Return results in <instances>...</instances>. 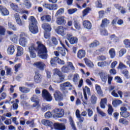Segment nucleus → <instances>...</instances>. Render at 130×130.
<instances>
[{
  "label": "nucleus",
  "mask_w": 130,
  "mask_h": 130,
  "mask_svg": "<svg viewBox=\"0 0 130 130\" xmlns=\"http://www.w3.org/2000/svg\"><path fill=\"white\" fill-rule=\"evenodd\" d=\"M42 123L45 126L50 127L51 129L52 130L53 128L56 130H64L66 129V125L61 123H54L52 121H50L49 120L43 119L42 121Z\"/></svg>",
  "instance_id": "obj_1"
},
{
  "label": "nucleus",
  "mask_w": 130,
  "mask_h": 130,
  "mask_svg": "<svg viewBox=\"0 0 130 130\" xmlns=\"http://www.w3.org/2000/svg\"><path fill=\"white\" fill-rule=\"evenodd\" d=\"M30 21L29 28L30 32L33 34L38 33V27L37 26V20L34 16H30L29 18Z\"/></svg>",
  "instance_id": "obj_2"
},
{
  "label": "nucleus",
  "mask_w": 130,
  "mask_h": 130,
  "mask_svg": "<svg viewBox=\"0 0 130 130\" xmlns=\"http://www.w3.org/2000/svg\"><path fill=\"white\" fill-rule=\"evenodd\" d=\"M52 113L53 118H61L64 115V110L56 108L52 110Z\"/></svg>",
  "instance_id": "obj_3"
},
{
  "label": "nucleus",
  "mask_w": 130,
  "mask_h": 130,
  "mask_svg": "<svg viewBox=\"0 0 130 130\" xmlns=\"http://www.w3.org/2000/svg\"><path fill=\"white\" fill-rule=\"evenodd\" d=\"M54 75H57L59 77L58 78L55 79V83H58V84H59L60 83H62V82H64V75L62 74V72H61L59 69H55Z\"/></svg>",
  "instance_id": "obj_4"
},
{
  "label": "nucleus",
  "mask_w": 130,
  "mask_h": 130,
  "mask_svg": "<svg viewBox=\"0 0 130 130\" xmlns=\"http://www.w3.org/2000/svg\"><path fill=\"white\" fill-rule=\"evenodd\" d=\"M71 70L73 71V72L76 70L72 62H68L67 66H63L61 68V71L62 73H63V74H69V73L71 72Z\"/></svg>",
  "instance_id": "obj_5"
},
{
  "label": "nucleus",
  "mask_w": 130,
  "mask_h": 130,
  "mask_svg": "<svg viewBox=\"0 0 130 130\" xmlns=\"http://www.w3.org/2000/svg\"><path fill=\"white\" fill-rule=\"evenodd\" d=\"M36 51H38V56L41 58V59H47L48 57V54H47L48 51L47 49H38L35 50Z\"/></svg>",
  "instance_id": "obj_6"
},
{
  "label": "nucleus",
  "mask_w": 130,
  "mask_h": 130,
  "mask_svg": "<svg viewBox=\"0 0 130 130\" xmlns=\"http://www.w3.org/2000/svg\"><path fill=\"white\" fill-rule=\"evenodd\" d=\"M42 96L47 102L52 101V96L47 89H43L42 91Z\"/></svg>",
  "instance_id": "obj_7"
},
{
  "label": "nucleus",
  "mask_w": 130,
  "mask_h": 130,
  "mask_svg": "<svg viewBox=\"0 0 130 130\" xmlns=\"http://www.w3.org/2000/svg\"><path fill=\"white\" fill-rule=\"evenodd\" d=\"M121 112H120V115L123 118H127L129 117L130 113L127 111V109L125 107H121L120 109Z\"/></svg>",
  "instance_id": "obj_8"
},
{
  "label": "nucleus",
  "mask_w": 130,
  "mask_h": 130,
  "mask_svg": "<svg viewBox=\"0 0 130 130\" xmlns=\"http://www.w3.org/2000/svg\"><path fill=\"white\" fill-rule=\"evenodd\" d=\"M53 96L56 101H61L63 99V95L59 90H55Z\"/></svg>",
  "instance_id": "obj_9"
},
{
  "label": "nucleus",
  "mask_w": 130,
  "mask_h": 130,
  "mask_svg": "<svg viewBox=\"0 0 130 130\" xmlns=\"http://www.w3.org/2000/svg\"><path fill=\"white\" fill-rule=\"evenodd\" d=\"M23 36H25V34L22 32L20 35V37L21 38L19 40V44L20 45L22 46H23L25 47L26 45H27V43H28V42L27 41V39L25 38Z\"/></svg>",
  "instance_id": "obj_10"
},
{
  "label": "nucleus",
  "mask_w": 130,
  "mask_h": 130,
  "mask_svg": "<svg viewBox=\"0 0 130 130\" xmlns=\"http://www.w3.org/2000/svg\"><path fill=\"white\" fill-rule=\"evenodd\" d=\"M34 66L39 69L40 71H44V69L46 65L42 61L36 62L34 63Z\"/></svg>",
  "instance_id": "obj_11"
},
{
  "label": "nucleus",
  "mask_w": 130,
  "mask_h": 130,
  "mask_svg": "<svg viewBox=\"0 0 130 130\" xmlns=\"http://www.w3.org/2000/svg\"><path fill=\"white\" fill-rule=\"evenodd\" d=\"M68 40L70 41L71 44H75L78 42V39L77 37H73L72 35L68 34L67 35Z\"/></svg>",
  "instance_id": "obj_12"
},
{
  "label": "nucleus",
  "mask_w": 130,
  "mask_h": 130,
  "mask_svg": "<svg viewBox=\"0 0 130 130\" xmlns=\"http://www.w3.org/2000/svg\"><path fill=\"white\" fill-rule=\"evenodd\" d=\"M73 24L74 25V27L77 30H81L82 29V27L81 26V23L80 22V20L77 19V18L73 19Z\"/></svg>",
  "instance_id": "obj_13"
},
{
  "label": "nucleus",
  "mask_w": 130,
  "mask_h": 130,
  "mask_svg": "<svg viewBox=\"0 0 130 130\" xmlns=\"http://www.w3.org/2000/svg\"><path fill=\"white\" fill-rule=\"evenodd\" d=\"M35 74L34 81L37 84H39L41 82V75L38 72H36Z\"/></svg>",
  "instance_id": "obj_14"
},
{
  "label": "nucleus",
  "mask_w": 130,
  "mask_h": 130,
  "mask_svg": "<svg viewBox=\"0 0 130 130\" xmlns=\"http://www.w3.org/2000/svg\"><path fill=\"white\" fill-rule=\"evenodd\" d=\"M82 24L86 29L90 30L92 28V24L89 20H83Z\"/></svg>",
  "instance_id": "obj_15"
},
{
  "label": "nucleus",
  "mask_w": 130,
  "mask_h": 130,
  "mask_svg": "<svg viewBox=\"0 0 130 130\" xmlns=\"http://www.w3.org/2000/svg\"><path fill=\"white\" fill-rule=\"evenodd\" d=\"M42 27L45 30V32H50L51 31V26L48 23H44L42 25Z\"/></svg>",
  "instance_id": "obj_16"
},
{
  "label": "nucleus",
  "mask_w": 130,
  "mask_h": 130,
  "mask_svg": "<svg viewBox=\"0 0 130 130\" xmlns=\"http://www.w3.org/2000/svg\"><path fill=\"white\" fill-rule=\"evenodd\" d=\"M38 98H37V96L33 95L30 98V100L32 102H35V104L32 105V107H37V106H39V102L37 100Z\"/></svg>",
  "instance_id": "obj_17"
},
{
  "label": "nucleus",
  "mask_w": 130,
  "mask_h": 130,
  "mask_svg": "<svg viewBox=\"0 0 130 130\" xmlns=\"http://www.w3.org/2000/svg\"><path fill=\"white\" fill-rule=\"evenodd\" d=\"M58 61V57H54L51 58V60L50 61V64L52 67H56L57 66V62Z\"/></svg>",
  "instance_id": "obj_18"
},
{
  "label": "nucleus",
  "mask_w": 130,
  "mask_h": 130,
  "mask_svg": "<svg viewBox=\"0 0 130 130\" xmlns=\"http://www.w3.org/2000/svg\"><path fill=\"white\" fill-rule=\"evenodd\" d=\"M55 31L57 34L64 36V28L62 26H59L57 27Z\"/></svg>",
  "instance_id": "obj_19"
},
{
  "label": "nucleus",
  "mask_w": 130,
  "mask_h": 130,
  "mask_svg": "<svg viewBox=\"0 0 130 130\" xmlns=\"http://www.w3.org/2000/svg\"><path fill=\"white\" fill-rule=\"evenodd\" d=\"M67 22L64 20V17H60L57 18L56 23L57 25H66Z\"/></svg>",
  "instance_id": "obj_20"
},
{
  "label": "nucleus",
  "mask_w": 130,
  "mask_h": 130,
  "mask_svg": "<svg viewBox=\"0 0 130 130\" xmlns=\"http://www.w3.org/2000/svg\"><path fill=\"white\" fill-rule=\"evenodd\" d=\"M87 93L88 95H90V88L88 87L87 86H85V89H83V95H84L85 100H88V96H87Z\"/></svg>",
  "instance_id": "obj_21"
},
{
  "label": "nucleus",
  "mask_w": 130,
  "mask_h": 130,
  "mask_svg": "<svg viewBox=\"0 0 130 130\" xmlns=\"http://www.w3.org/2000/svg\"><path fill=\"white\" fill-rule=\"evenodd\" d=\"M0 12L3 16H8L9 14V10L2 5L0 6Z\"/></svg>",
  "instance_id": "obj_22"
},
{
  "label": "nucleus",
  "mask_w": 130,
  "mask_h": 130,
  "mask_svg": "<svg viewBox=\"0 0 130 130\" xmlns=\"http://www.w3.org/2000/svg\"><path fill=\"white\" fill-rule=\"evenodd\" d=\"M110 23V21L107 18L103 19L101 24V28H105V27H107Z\"/></svg>",
  "instance_id": "obj_23"
},
{
  "label": "nucleus",
  "mask_w": 130,
  "mask_h": 130,
  "mask_svg": "<svg viewBox=\"0 0 130 130\" xmlns=\"http://www.w3.org/2000/svg\"><path fill=\"white\" fill-rule=\"evenodd\" d=\"M86 55V51L84 50H79L77 53V57L81 59L85 57Z\"/></svg>",
  "instance_id": "obj_24"
},
{
  "label": "nucleus",
  "mask_w": 130,
  "mask_h": 130,
  "mask_svg": "<svg viewBox=\"0 0 130 130\" xmlns=\"http://www.w3.org/2000/svg\"><path fill=\"white\" fill-rule=\"evenodd\" d=\"M100 77L104 83H106L107 82V76L106 74L103 72H100L99 73Z\"/></svg>",
  "instance_id": "obj_25"
},
{
  "label": "nucleus",
  "mask_w": 130,
  "mask_h": 130,
  "mask_svg": "<svg viewBox=\"0 0 130 130\" xmlns=\"http://www.w3.org/2000/svg\"><path fill=\"white\" fill-rule=\"evenodd\" d=\"M41 21L46 22H50L51 21V17L49 15H44L41 17Z\"/></svg>",
  "instance_id": "obj_26"
},
{
  "label": "nucleus",
  "mask_w": 130,
  "mask_h": 130,
  "mask_svg": "<svg viewBox=\"0 0 130 130\" xmlns=\"http://www.w3.org/2000/svg\"><path fill=\"white\" fill-rule=\"evenodd\" d=\"M122 104V101L120 100H115L112 101V104L113 107H116L118 105H120V104Z\"/></svg>",
  "instance_id": "obj_27"
},
{
  "label": "nucleus",
  "mask_w": 130,
  "mask_h": 130,
  "mask_svg": "<svg viewBox=\"0 0 130 130\" xmlns=\"http://www.w3.org/2000/svg\"><path fill=\"white\" fill-rule=\"evenodd\" d=\"M60 86L63 90L66 89V87H72V85H71V83H70V82H64V83H61L60 85Z\"/></svg>",
  "instance_id": "obj_28"
},
{
  "label": "nucleus",
  "mask_w": 130,
  "mask_h": 130,
  "mask_svg": "<svg viewBox=\"0 0 130 130\" xmlns=\"http://www.w3.org/2000/svg\"><path fill=\"white\" fill-rule=\"evenodd\" d=\"M36 43L38 45V49H46V47L42 44V42L37 41Z\"/></svg>",
  "instance_id": "obj_29"
},
{
  "label": "nucleus",
  "mask_w": 130,
  "mask_h": 130,
  "mask_svg": "<svg viewBox=\"0 0 130 130\" xmlns=\"http://www.w3.org/2000/svg\"><path fill=\"white\" fill-rule=\"evenodd\" d=\"M108 114L109 115H112V113H113V111H114V109L112 107V106L110 104L108 105Z\"/></svg>",
  "instance_id": "obj_30"
},
{
  "label": "nucleus",
  "mask_w": 130,
  "mask_h": 130,
  "mask_svg": "<svg viewBox=\"0 0 130 130\" xmlns=\"http://www.w3.org/2000/svg\"><path fill=\"white\" fill-rule=\"evenodd\" d=\"M119 123L124 124V125H127L128 124V121L124 118H122L119 119Z\"/></svg>",
  "instance_id": "obj_31"
},
{
  "label": "nucleus",
  "mask_w": 130,
  "mask_h": 130,
  "mask_svg": "<svg viewBox=\"0 0 130 130\" xmlns=\"http://www.w3.org/2000/svg\"><path fill=\"white\" fill-rule=\"evenodd\" d=\"M84 61L87 66V67H89V68H92L94 66V64H93V62L92 61L89 60L87 58H84Z\"/></svg>",
  "instance_id": "obj_32"
},
{
  "label": "nucleus",
  "mask_w": 130,
  "mask_h": 130,
  "mask_svg": "<svg viewBox=\"0 0 130 130\" xmlns=\"http://www.w3.org/2000/svg\"><path fill=\"white\" fill-rule=\"evenodd\" d=\"M70 125H71V127L73 130H78L77 129V127H76V125L75 124V122L74 121V120H73L72 117H71L70 118Z\"/></svg>",
  "instance_id": "obj_33"
},
{
  "label": "nucleus",
  "mask_w": 130,
  "mask_h": 130,
  "mask_svg": "<svg viewBox=\"0 0 130 130\" xmlns=\"http://www.w3.org/2000/svg\"><path fill=\"white\" fill-rule=\"evenodd\" d=\"M19 91L22 93H29L30 89L26 87H19Z\"/></svg>",
  "instance_id": "obj_34"
},
{
  "label": "nucleus",
  "mask_w": 130,
  "mask_h": 130,
  "mask_svg": "<svg viewBox=\"0 0 130 130\" xmlns=\"http://www.w3.org/2000/svg\"><path fill=\"white\" fill-rule=\"evenodd\" d=\"M90 101L92 104H96L97 102V96L95 94L92 95L90 98Z\"/></svg>",
  "instance_id": "obj_35"
},
{
  "label": "nucleus",
  "mask_w": 130,
  "mask_h": 130,
  "mask_svg": "<svg viewBox=\"0 0 130 130\" xmlns=\"http://www.w3.org/2000/svg\"><path fill=\"white\" fill-rule=\"evenodd\" d=\"M99 44H100L99 42L98 41L95 40L89 45V47L90 48H94L98 46V45H99Z\"/></svg>",
  "instance_id": "obj_36"
},
{
  "label": "nucleus",
  "mask_w": 130,
  "mask_h": 130,
  "mask_svg": "<svg viewBox=\"0 0 130 130\" xmlns=\"http://www.w3.org/2000/svg\"><path fill=\"white\" fill-rule=\"evenodd\" d=\"M24 4L27 9H30V8H31V7H32L31 2H30V1H29V0H24Z\"/></svg>",
  "instance_id": "obj_37"
},
{
  "label": "nucleus",
  "mask_w": 130,
  "mask_h": 130,
  "mask_svg": "<svg viewBox=\"0 0 130 130\" xmlns=\"http://www.w3.org/2000/svg\"><path fill=\"white\" fill-rule=\"evenodd\" d=\"M95 89L98 94L99 95H101L103 93L101 90V87H100L98 84L95 85Z\"/></svg>",
  "instance_id": "obj_38"
},
{
  "label": "nucleus",
  "mask_w": 130,
  "mask_h": 130,
  "mask_svg": "<svg viewBox=\"0 0 130 130\" xmlns=\"http://www.w3.org/2000/svg\"><path fill=\"white\" fill-rule=\"evenodd\" d=\"M10 7L11 9H12L13 11H15V12H17L18 10H19V7L15 3H12L10 5Z\"/></svg>",
  "instance_id": "obj_39"
},
{
  "label": "nucleus",
  "mask_w": 130,
  "mask_h": 130,
  "mask_svg": "<svg viewBox=\"0 0 130 130\" xmlns=\"http://www.w3.org/2000/svg\"><path fill=\"white\" fill-rule=\"evenodd\" d=\"M10 39L14 43H17L18 42V36L13 35L11 37Z\"/></svg>",
  "instance_id": "obj_40"
},
{
  "label": "nucleus",
  "mask_w": 130,
  "mask_h": 130,
  "mask_svg": "<svg viewBox=\"0 0 130 130\" xmlns=\"http://www.w3.org/2000/svg\"><path fill=\"white\" fill-rule=\"evenodd\" d=\"M50 109H51V106H50L49 105H48L42 108V111L45 112V111H47V110H50Z\"/></svg>",
  "instance_id": "obj_41"
},
{
  "label": "nucleus",
  "mask_w": 130,
  "mask_h": 130,
  "mask_svg": "<svg viewBox=\"0 0 130 130\" xmlns=\"http://www.w3.org/2000/svg\"><path fill=\"white\" fill-rule=\"evenodd\" d=\"M123 43L126 48H130V40L125 39L123 41Z\"/></svg>",
  "instance_id": "obj_42"
},
{
  "label": "nucleus",
  "mask_w": 130,
  "mask_h": 130,
  "mask_svg": "<svg viewBox=\"0 0 130 130\" xmlns=\"http://www.w3.org/2000/svg\"><path fill=\"white\" fill-rule=\"evenodd\" d=\"M45 117L46 118H51V117H53V114L50 111H48L45 113Z\"/></svg>",
  "instance_id": "obj_43"
},
{
  "label": "nucleus",
  "mask_w": 130,
  "mask_h": 130,
  "mask_svg": "<svg viewBox=\"0 0 130 130\" xmlns=\"http://www.w3.org/2000/svg\"><path fill=\"white\" fill-rule=\"evenodd\" d=\"M96 111L98 113H99V114H100V115H101L103 117L104 116H106V114L103 111H101V110H100V108L98 107H97L96 108Z\"/></svg>",
  "instance_id": "obj_44"
},
{
  "label": "nucleus",
  "mask_w": 130,
  "mask_h": 130,
  "mask_svg": "<svg viewBox=\"0 0 130 130\" xmlns=\"http://www.w3.org/2000/svg\"><path fill=\"white\" fill-rule=\"evenodd\" d=\"M64 12V8H60L59 9L55 14V17H57L59 15H61L63 14Z\"/></svg>",
  "instance_id": "obj_45"
},
{
  "label": "nucleus",
  "mask_w": 130,
  "mask_h": 130,
  "mask_svg": "<svg viewBox=\"0 0 130 130\" xmlns=\"http://www.w3.org/2000/svg\"><path fill=\"white\" fill-rule=\"evenodd\" d=\"M5 70H6L7 76H11L12 75V69L9 68L8 66H5Z\"/></svg>",
  "instance_id": "obj_46"
},
{
  "label": "nucleus",
  "mask_w": 130,
  "mask_h": 130,
  "mask_svg": "<svg viewBox=\"0 0 130 130\" xmlns=\"http://www.w3.org/2000/svg\"><path fill=\"white\" fill-rule=\"evenodd\" d=\"M8 27L10 29L13 30V31H17V27L11 22L8 23Z\"/></svg>",
  "instance_id": "obj_47"
},
{
  "label": "nucleus",
  "mask_w": 130,
  "mask_h": 130,
  "mask_svg": "<svg viewBox=\"0 0 130 130\" xmlns=\"http://www.w3.org/2000/svg\"><path fill=\"white\" fill-rule=\"evenodd\" d=\"M33 49H29V51L30 52V57H31L32 58H35V57H36V53H35V52H34V50Z\"/></svg>",
  "instance_id": "obj_48"
},
{
  "label": "nucleus",
  "mask_w": 130,
  "mask_h": 130,
  "mask_svg": "<svg viewBox=\"0 0 130 130\" xmlns=\"http://www.w3.org/2000/svg\"><path fill=\"white\" fill-rule=\"evenodd\" d=\"M109 54L111 56V58H114V56H115V51L114 49H110L109 50Z\"/></svg>",
  "instance_id": "obj_49"
},
{
  "label": "nucleus",
  "mask_w": 130,
  "mask_h": 130,
  "mask_svg": "<svg viewBox=\"0 0 130 130\" xmlns=\"http://www.w3.org/2000/svg\"><path fill=\"white\" fill-rule=\"evenodd\" d=\"M43 7L44 8H45V9H47L48 10H49L50 11V9L51 8V4L45 3L43 4Z\"/></svg>",
  "instance_id": "obj_50"
},
{
  "label": "nucleus",
  "mask_w": 130,
  "mask_h": 130,
  "mask_svg": "<svg viewBox=\"0 0 130 130\" xmlns=\"http://www.w3.org/2000/svg\"><path fill=\"white\" fill-rule=\"evenodd\" d=\"M73 81L74 83H77L79 81V74H74V77L73 78Z\"/></svg>",
  "instance_id": "obj_51"
},
{
  "label": "nucleus",
  "mask_w": 130,
  "mask_h": 130,
  "mask_svg": "<svg viewBox=\"0 0 130 130\" xmlns=\"http://www.w3.org/2000/svg\"><path fill=\"white\" fill-rule=\"evenodd\" d=\"M111 95L113 97H115V98H118V97H119V96L118 95V94H117V92H116V90H113L111 92Z\"/></svg>",
  "instance_id": "obj_52"
},
{
  "label": "nucleus",
  "mask_w": 130,
  "mask_h": 130,
  "mask_svg": "<svg viewBox=\"0 0 130 130\" xmlns=\"http://www.w3.org/2000/svg\"><path fill=\"white\" fill-rule=\"evenodd\" d=\"M6 33V28L3 26H0V35H5Z\"/></svg>",
  "instance_id": "obj_53"
},
{
  "label": "nucleus",
  "mask_w": 130,
  "mask_h": 130,
  "mask_svg": "<svg viewBox=\"0 0 130 130\" xmlns=\"http://www.w3.org/2000/svg\"><path fill=\"white\" fill-rule=\"evenodd\" d=\"M24 53V51L22 49H18L17 52L16 54V56H21V55H23V54Z\"/></svg>",
  "instance_id": "obj_54"
},
{
  "label": "nucleus",
  "mask_w": 130,
  "mask_h": 130,
  "mask_svg": "<svg viewBox=\"0 0 130 130\" xmlns=\"http://www.w3.org/2000/svg\"><path fill=\"white\" fill-rule=\"evenodd\" d=\"M96 8H102V4H101V0H98L95 3Z\"/></svg>",
  "instance_id": "obj_55"
},
{
  "label": "nucleus",
  "mask_w": 130,
  "mask_h": 130,
  "mask_svg": "<svg viewBox=\"0 0 130 130\" xmlns=\"http://www.w3.org/2000/svg\"><path fill=\"white\" fill-rule=\"evenodd\" d=\"M101 34L104 36H107L108 35V32L106 29H104V30H101Z\"/></svg>",
  "instance_id": "obj_56"
},
{
  "label": "nucleus",
  "mask_w": 130,
  "mask_h": 130,
  "mask_svg": "<svg viewBox=\"0 0 130 130\" xmlns=\"http://www.w3.org/2000/svg\"><path fill=\"white\" fill-rule=\"evenodd\" d=\"M29 49H36V45L34 43H30L28 45Z\"/></svg>",
  "instance_id": "obj_57"
},
{
  "label": "nucleus",
  "mask_w": 130,
  "mask_h": 130,
  "mask_svg": "<svg viewBox=\"0 0 130 130\" xmlns=\"http://www.w3.org/2000/svg\"><path fill=\"white\" fill-rule=\"evenodd\" d=\"M77 11H78V9H77L76 8L69 9L68 10V14H70V15H72V14H74V13H76Z\"/></svg>",
  "instance_id": "obj_58"
},
{
  "label": "nucleus",
  "mask_w": 130,
  "mask_h": 130,
  "mask_svg": "<svg viewBox=\"0 0 130 130\" xmlns=\"http://www.w3.org/2000/svg\"><path fill=\"white\" fill-rule=\"evenodd\" d=\"M57 5L56 4H51V9L50 11H54L55 10H57Z\"/></svg>",
  "instance_id": "obj_59"
},
{
  "label": "nucleus",
  "mask_w": 130,
  "mask_h": 130,
  "mask_svg": "<svg viewBox=\"0 0 130 130\" xmlns=\"http://www.w3.org/2000/svg\"><path fill=\"white\" fill-rule=\"evenodd\" d=\"M90 11V8H87L83 11V17H85V16H87L88 15V13H89V11Z\"/></svg>",
  "instance_id": "obj_60"
},
{
  "label": "nucleus",
  "mask_w": 130,
  "mask_h": 130,
  "mask_svg": "<svg viewBox=\"0 0 130 130\" xmlns=\"http://www.w3.org/2000/svg\"><path fill=\"white\" fill-rule=\"evenodd\" d=\"M87 111L89 117H91L93 115V111L91 109H87Z\"/></svg>",
  "instance_id": "obj_61"
},
{
  "label": "nucleus",
  "mask_w": 130,
  "mask_h": 130,
  "mask_svg": "<svg viewBox=\"0 0 130 130\" xmlns=\"http://www.w3.org/2000/svg\"><path fill=\"white\" fill-rule=\"evenodd\" d=\"M21 66H22V64L21 63H18L15 64V66H14L15 72H18L19 69L21 68Z\"/></svg>",
  "instance_id": "obj_62"
},
{
  "label": "nucleus",
  "mask_w": 130,
  "mask_h": 130,
  "mask_svg": "<svg viewBox=\"0 0 130 130\" xmlns=\"http://www.w3.org/2000/svg\"><path fill=\"white\" fill-rule=\"evenodd\" d=\"M126 52V50L125 49H121L119 51V56L121 57L123 54H124Z\"/></svg>",
  "instance_id": "obj_63"
},
{
  "label": "nucleus",
  "mask_w": 130,
  "mask_h": 130,
  "mask_svg": "<svg viewBox=\"0 0 130 130\" xmlns=\"http://www.w3.org/2000/svg\"><path fill=\"white\" fill-rule=\"evenodd\" d=\"M16 23L19 26H23L24 25V22H22V20H21L20 19H17V20H16Z\"/></svg>",
  "instance_id": "obj_64"
}]
</instances>
